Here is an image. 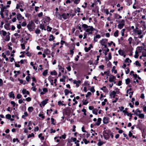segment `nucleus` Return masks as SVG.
I'll return each mask as SVG.
<instances>
[{"instance_id":"f257e3e1","label":"nucleus","mask_w":146,"mask_h":146,"mask_svg":"<svg viewBox=\"0 0 146 146\" xmlns=\"http://www.w3.org/2000/svg\"><path fill=\"white\" fill-rule=\"evenodd\" d=\"M82 27L84 29V30L87 33H89L90 31L92 32L95 30L92 26H88L86 24H83Z\"/></svg>"},{"instance_id":"f03ea898","label":"nucleus","mask_w":146,"mask_h":146,"mask_svg":"<svg viewBox=\"0 0 146 146\" xmlns=\"http://www.w3.org/2000/svg\"><path fill=\"white\" fill-rule=\"evenodd\" d=\"M27 27L29 31H31L35 29V25L34 22L31 21L29 22Z\"/></svg>"},{"instance_id":"7ed1b4c3","label":"nucleus","mask_w":146,"mask_h":146,"mask_svg":"<svg viewBox=\"0 0 146 146\" xmlns=\"http://www.w3.org/2000/svg\"><path fill=\"white\" fill-rule=\"evenodd\" d=\"M69 14L68 13H64L62 15V18H63L64 20L68 19L69 17Z\"/></svg>"},{"instance_id":"20e7f679","label":"nucleus","mask_w":146,"mask_h":146,"mask_svg":"<svg viewBox=\"0 0 146 146\" xmlns=\"http://www.w3.org/2000/svg\"><path fill=\"white\" fill-rule=\"evenodd\" d=\"M116 77L112 75L110 76L109 81L110 82H112L114 81V80L115 79Z\"/></svg>"},{"instance_id":"39448f33","label":"nucleus","mask_w":146,"mask_h":146,"mask_svg":"<svg viewBox=\"0 0 146 146\" xmlns=\"http://www.w3.org/2000/svg\"><path fill=\"white\" fill-rule=\"evenodd\" d=\"M122 112L123 113H126L127 116H129L130 117V118L129 119L130 120L131 119V117H132V115L133 114H131L130 113H129L127 111H125V110H123L122 111Z\"/></svg>"},{"instance_id":"423d86ee","label":"nucleus","mask_w":146,"mask_h":146,"mask_svg":"<svg viewBox=\"0 0 146 146\" xmlns=\"http://www.w3.org/2000/svg\"><path fill=\"white\" fill-rule=\"evenodd\" d=\"M109 118L107 117H104L103 119V122L104 124H107L108 123Z\"/></svg>"},{"instance_id":"0eeeda50","label":"nucleus","mask_w":146,"mask_h":146,"mask_svg":"<svg viewBox=\"0 0 146 146\" xmlns=\"http://www.w3.org/2000/svg\"><path fill=\"white\" fill-rule=\"evenodd\" d=\"M135 114L137 116H138L141 119H143L144 118V115L143 113L138 114V113H135Z\"/></svg>"},{"instance_id":"6e6552de","label":"nucleus","mask_w":146,"mask_h":146,"mask_svg":"<svg viewBox=\"0 0 146 146\" xmlns=\"http://www.w3.org/2000/svg\"><path fill=\"white\" fill-rule=\"evenodd\" d=\"M55 15L56 17L60 19L61 20L62 19V15H60L59 13L58 12H56L55 13Z\"/></svg>"},{"instance_id":"1a4fd4ad","label":"nucleus","mask_w":146,"mask_h":146,"mask_svg":"<svg viewBox=\"0 0 146 146\" xmlns=\"http://www.w3.org/2000/svg\"><path fill=\"white\" fill-rule=\"evenodd\" d=\"M108 41L107 39H102L101 41V44L102 45H104V44L106 43Z\"/></svg>"},{"instance_id":"9d476101","label":"nucleus","mask_w":146,"mask_h":146,"mask_svg":"<svg viewBox=\"0 0 146 146\" xmlns=\"http://www.w3.org/2000/svg\"><path fill=\"white\" fill-rule=\"evenodd\" d=\"M101 120L102 119L101 118H98L97 120V122L95 123V125L97 126H99L100 124Z\"/></svg>"},{"instance_id":"9b49d317","label":"nucleus","mask_w":146,"mask_h":146,"mask_svg":"<svg viewBox=\"0 0 146 146\" xmlns=\"http://www.w3.org/2000/svg\"><path fill=\"white\" fill-rule=\"evenodd\" d=\"M109 73H110V71H105L104 72V73L102 72L101 74V75L102 76H104V74H106L107 75V77H106V79H107L108 77V76H109Z\"/></svg>"},{"instance_id":"f8f14e48","label":"nucleus","mask_w":146,"mask_h":146,"mask_svg":"<svg viewBox=\"0 0 146 146\" xmlns=\"http://www.w3.org/2000/svg\"><path fill=\"white\" fill-rule=\"evenodd\" d=\"M22 93L23 94H26L28 95L29 94V92L28 91H27L26 89H23L22 91Z\"/></svg>"},{"instance_id":"ddd939ff","label":"nucleus","mask_w":146,"mask_h":146,"mask_svg":"<svg viewBox=\"0 0 146 146\" xmlns=\"http://www.w3.org/2000/svg\"><path fill=\"white\" fill-rule=\"evenodd\" d=\"M17 17L18 20H20L22 19V16L20 14L18 13L17 15Z\"/></svg>"},{"instance_id":"4468645a","label":"nucleus","mask_w":146,"mask_h":146,"mask_svg":"<svg viewBox=\"0 0 146 146\" xmlns=\"http://www.w3.org/2000/svg\"><path fill=\"white\" fill-rule=\"evenodd\" d=\"M119 54V55L121 56H123L124 54V51L123 50L120 49L118 51Z\"/></svg>"},{"instance_id":"2eb2a0df","label":"nucleus","mask_w":146,"mask_h":146,"mask_svg":"<svg viewBox=\"0 0 146 146\" xmlns=\"http://www.w3.org/2000/svg\"><path fill=\"white\" fill-rule=\"evenodd\" d=\"M124 25V23H120L117 25V27L120 29H121L123 27Z\"/></svg>"},{"instance_id":"dca6fc26","label":"nucleus","mask_w":146,"mask_h":146,"mask_svg":"<svg viewBox=\"0 0 146 146\" xmlns=\"http://www.w3.org/2000/svg\"><path fill=\"white\" fill-rule=\"evenodd\" d=\"M54 36L52 35H50L48 40L50 41H52L54 40Z\"/></svg>"},{"instance_id":"f3484780","label":"nucleus","mask_w":146,"mask_h":146,"mask_svg":"<svg viewBox=\"0 0 146 146\" xmlns=\"http://www.w3.org/2000/svg\"><path fill=\"white\" fill-rule=\"evenodd\" d=\"M9 97L10 98H12L13 99L15 98L14 94H13V92H11L9 93Z\"/></svg>"},{"instance_id":"a211bd4d","label":"nucleus","mask_w":146,"mask_h":146,"mask_svg":"<svg viewBox=\"0 0 146 146\" xmlns=\"http://www.w3.org/2000/svg\"><path fill=\"white\" fill-rule=\"evenodd\" d=\"M9 24L8 23L4 25V28L7 30H9Z\"/></svg>"},{"instance_id":"6ab92c4d","label":"nucleus","mask_w":146,"mask_h":146,"mask_svg":"<svg viewBox=\"0 0 146 146\" xmlns=\"http://www.w3.org/2000/svg\"><path fill=\"white\" fill-rule=\"evenodd\" d=\"M81 25L80 24H79L78 25H77L76 27V29H78L80 30L81 32H82V31L81 29Z\"/></svg>"},{"instance_id":"aec40b11","label":"nucleus","mask_w":146,"mask_h":146,"mask_svg":"<svg viewBox=\"0 0 146 146\" xmlns=\"http://www.w3.org/2000/svg\"><path fill=\"white\" fill-rule=\"evenodd\" d=\"M98 110L96 109H94L92 111V113L96 115L98 114Z\"/></svg>"},{"instance_id":"412c9836","label":"nucleus","mask_w":146,"mask_h":146,"mask_svg":"<svg viewBox=\"0 0 146 146\" xmlns=\"http://www.w3.org/2000/svg\"><path fill=\"white\" fill-rule=\"evenodd\" d=\"M40 28L42 30L44 29L45 31L46 30L44 29V25L43 24H41L40 25Z\"/></svg>"},{"instance_id":"4be33fe9","label":"nucleus","mask_w":146,"mask_h":146,"mask_svg":"<svg viewBox=\"0 0 146 146\" xmlns=\"http://www.w3.org/2000/svg\"><path fill=\"white\" fill-rule=\"evenodd\" d=\"M18 80L21 84H23V85H25L26 84V81H25L24 82V81L20 79L19 78H18Z\"/></svg>"},{"instance_id":"5701e85b","label":"nucleus","mask_w":146,"mask_h":146,"mask_svg":"<svg viewBox=\"0 0 146 146\" xmlns=\"http://www.w3.org/2000/svg\"><path fill=\"white\" fill-rule=\"evenodd\" d=\"M144 50L142 52V56L144 57H146V49H144Z\"/></svg>"},{"instance_id":"b1692460","label":"nucleus","mask_w":146,"mask_h":146,"mask_svg":"<svg viewBox=\"0 0 146 146\" xmlns=\"http://www.w3.org/2000/svg\"><path fill=\"white\" fill-rule=\"evenodd\" d=\"M48 100H45L43 101L41 103L42 105L43 106H44L47 103V101Z\"/></svg>"},{"instance_id":"393cba45","label":"nucleus","mask_w":146,"mask_h":146,"mask_svg":"<svg viewBox=\"0 0 146 146\" xmlns=\"http://www.w3.org/2000/svg\"><path fill=\"white\" fill-rule=\"evenodd\" d=\"M104 12L107 15L109 14V10L108 9H103Z\"/></svg>"},{"instance_id":"a878e982","label":"nucleus","mask_w":146,"mask_h":146,"mask_svg":"<svg viewBox=\"0 0 146 146\" xmlns=\"http://www.w3.org/2000/svg\"><path fill=\"white\" fill-rule=\"evenodd\" d=\"M133 40L132 38L131 37H130L128 39V41H129V44H131V42Z\"/></svg>"},{"instance_id":"bb28decb","label":"nucleus","mask_w":146,"mask_h":146,"mask_svg":"<svg viewBox=\"0 0 146 146\" xmlns=\"http://www.w3.org/2000/svg\"><path fill=\"white\" fill-rule=\"evenodd\" d=\"M50 51L48 49H46V50H45L44 51V52L45 53V54H50Z\"/></svg>"},{"instance_id":"cd10ccee","label":"nucleus","mask_w":146,"mask_h":146,"mask_svg":"<svg viewBox=\"0 0 146 146\" xmlns=\"http://www.w3.org/2000/svg\"><path fill=\"white\" fill-rule=\"evenodd\" d=\"M65 95H67L69 93V91L67 89H66L64 91Z\"/></svg>"},{"instance_id":"c85d7f7f","label":"nucleus","mask_w":146,"mask_h":146,"mask_svg":"<svg viewBox=\"0 0 146 146\" xmlns=\"http://www.w3.org/2000/svg\"><path fill=\"white\" fill-rule=\"evenodd\" d=\"M114 17L115 18L117 19L118 17H119V19H121L122 18V17L121 16L119 15L118 14H115V15Z\"/></svg>"},{"instance_id":"c756f323","label":"nucleus","mask_w":146,"mask_h":146,"mask_svg":"<svg viewBox=\"0 0 146 146\" xmlns=\"http://www.w3.org/2000/svg\"><path fill=\"white\" fill-rule=\"evenodd\" d=\"M73 83L75 84H76V87H78L79 86V84L77 82V81L74 80V81Z\"/></svg>"},{"instance_id":"7c9ffc66","label":"nucleus","mask_w":146,"mask_h":146,"mask_svg":"<svg viewBox=\"0 0 146 146\" xmlns=\"http://www.w3.org/2000/svg\"><path fill=\"white\" fill-rule=\"evenodd\" d=\"M1 32L3 35L4 36H5L7 34L6 31L3 30L1 31Z\"/></svg>"},{"instance_id":"2f4dec72","label":"nucleus","mask_w":146,"mask_h":146,"mask_svg":"<svg viewBox=\"0 0 146 146\" xmlns=\"http://www.w3.org/2000/svg\"><path fill=\"white\" fill-rule=\"evenodd\" d=\"M125 31V29H122L121 31V35L122 36H123L124 35V32Z\"/></svg>"},{"instance_id":"473e14b6","label":"nucleus","mask_w":146,"mask_h":146,"mask_svg":"<svg viewBox=\"0 0 146 146\" xmlns=\"http://www.w3.org/2000/svg\"><path fill=\"white\" fill-rule=\"evenodd\" d=\"M125 62L126 63H129V62H131V60H130L129 58H127L125 59Z\"/></svg>"},{"instance_id":"72a5a7b5","label":"nucleus","mask_w":146,"mask_h":146,"mask_svg":"<svg viewBox=\"0 0 146 146\" xmlns=\"http://www.w3.org/2000/svg\"><path fill=\"white\" fill-rule=\"evenodd\" d=\"M136 33L138 35H140L142 34V31L141 30H138V31H136Z\"/></svg>"},{"instance_id":"f704fd0d","label":"nucleus","mask_w":146,"mask_h":146,"mask_svg":"<svg viewBox=\"0 0 146 146\" xmlns=\"http://www.w3.org/2000/svg\"><path fill=\"white\" fill-rule=\"evenodd\" d=\"M33 110V108L32 107H29L28 108V111L29 112H31Z\"/></svg>"},{"instance_id":"c9c22d12","label":"nucleus","mask_w":146,"mask_h":146,"mask_svg":"<svg viewBox=\"0 0 146 146\" xmlns=\"http://www.w3.org/2000/svg\"><path fill=\"white\" fill-rule=\"evenodd\" d=\"M130 82V80L129 78H128L125 80V83L126 84H129Z\"/></svg>"},{"instance_id":"e433bc0d","label":"nucleus","mask_w":146,"mask_h":146,"mask_svg":"<svg viewBox=\"0 0 146 146\" xmlns=\"http://www.w3.org/2000/svg\"><path fill=\"white\" fill-rule=\"evenodd\" d=\"M10 40V36L9 35H7L5 37V40L6 41H8Z\"/></svg>"},{"instance_id":"4c0bfd02","label":"nucleus","mask_w":146,"mask_h":146,"mask_svg":"<svg viewBox=\"0 0 146 146\" xmlns=\"http://www.w3.org/2000/svg\"><path fill=\"white\" fill-rule=\"evenodd\" d=\"M135 54L134 55V57L135 58H137L139 55L138 54V53L137 51H136L135 52Z\"/></svg>"},{"instance_id":"58836bf2","label":"nucleus","mask_w":146,"mask_h":146,"mask_svg":"<svg viewBox=\"0 0 146 146\" xmlns=\"http://www.w3.org/2000/svg\"><path fill=\"white\" fill-rule=\"evenodd\" d=\"M34 137V135L33 133H32L31 134H29L27 136V138H29L31 137Z\"/></svg>"},{"instance_id":"ea45409f","label":"nucleus","mask_w":146,"mask_h":146,"mask_svg":"<svg viewBox=\"0 0 146 146\" xmlns=\"http://www.w3.org/2000/svg\"><path fill=\"white\" fill-rule=\"evenodd\" d=\"M50 74L51 75H56L57 74V73L56 72L55 70H54L50 72Z\"/></svg>"},{"instance_id":"a19ab883","label":"nucleus","mask_w":146,"mask_h":146,"mask_svg":"<svg viewBox=\"0 0 146 146\" xmlns=\"http://www.w3.org/2000/svg\"><path fill=\"white\" fill-rule=\"evenodd\" d=\"M118 30L116 31L114 33V35L115 37H117L118 36Z\"/></svg>"},{"instance_id":"79ce46f5","label":"nucleus","mask_w":146,"mask_h":146,"mask_svg":"<svg viewBox=\"0 0 146 146\" xmlns=\"http://www.w3.org/2000/svg\"><path fill=\"white\" fill-rule=\"evenodd\" d=\"M91 49L90 47H89L88 48L85 47V51L86 52H88Z\"/></svg>"},{"instance_id":"37998d69","label":"nucleus","mask_w":146,"mask_h":146,"mask_svg":"<svg viewBox=\"0 0 146 146\" xmlns=\"http://www.w3.org/2000/svg\"><path fill=\"white\" fill-rule=\"evenodd\" d=\"M47 71H48L47 70H44V72H43V73H42L43 75L44 76H46L47 74Z\"/></svg>"},{"instance_id":"c03bdc74","label":"nucleus","mask_w":146,"mask_h":146,"mask_svg":"<svg viewBox=\"0 0 146 146\" xmlns=\"http://www.w3.org/2000/svg\"><path fill=\"white\" fill-rule=\"evenodd\" d=\"M90 91L93 93L94 92H95V90L94 89V86H92L90 89Z\"/></svg>"},{"instance_id":"a18cd8bd","label":"nucleus","mask_w":146,"mask_h":146,"mask_svg":"<svg viewBox=\"0 0 146 146\" xmlns=\"http://www.w3.org/2000/svg\"><path fill=\"white\" fill-rule=\"evenodd\" d=\"M88 103V102L87 101V100H83V103L84 105H86Z\"/></svg>"},{"instance_id":"49530a36","label":"nucleus","mask_w":146,"mask_h":146,"mask_svg":"<svg viewBox=\"0 0 146 146\" xmlns=\"http://www.w3.org/2000/svg\"><path fill=\"white\" fill-rule=\"evenodd\" d=\"M58 105H61L62 106H65L66 104H64L62 103V102L60 101H59L58 102Z\"/></svg>"},{"instance_id":"de8ad7c7","label":"nucleus","mask_w":146,"mask_h":146,"mask_svg":"<svg viewBox=\"0 0 146 146\" xmlns=\"http://www.w3.org/2000/svg\"><path fill=\"white\" fill-rule=\"evenodd\" d=\"M80 1V0H74V3L76 4H78Z\"/></svg>"},{"instance_id":"09e8293b","label":"nucleus","mask_w":146,"mask_h":146,"mask_svg":"<svg viewBox=\"0 0 146 146\" xmlns=\"http://www.w3.org/2000/svg\"><path fill=\"white\" fill-rule=\"evenodd\" d=\"M40 30L37 29L35 31V33L36 34H39L40 33Z\"/></svg>"},{"instance_id":"8fccbe9b","label":"nucleus","mask_w":146,"mask_h":146,"mask_svg":"<svg viewBox=\"0 0 146 146\" xmlns=\"http://www.w3.org/2000/svg\"><path fill=\"white\" fill-rule=\"evenodd\" d=\"M11 117V115L9 114H7L6 115V117L7 119H10Z\"/></svg>"},{"instance_id":"3c124183","label":"nucleus","mask_w":146,"mask_h":146,"mask_svg":"<svg viewBox=\"0 0 146 146\" xmlns=\"http://www.w3.org/2000/svg\"><path fill=\"white\" fill-rule=\"evenodd\" d=\"M130 71L129 68H126V70L125 71L126 74H128Z\"/></svg>"},{"instance_id":"603ef678","label":"nucleus","mask_w":146,"mask_h":146,"mask_svg":"<svg viewBox=\"0 0 146 146\" xmlns=\"http://www.w3.org/2000/svg\"><path fill=\"white\" fill-rule=\"evenodd\" d=\"M135 64L136 65L139 66H141V64L139 63V61H137L135 62Z\"/></svg>"},{"instance_id":"864d4df0","label":"nucleus","mask_w":146,"mask_h":146,"mask_svg":"<svg viewBox=\"0 0 146 146\" xmlns=\"http://www.w3.org/2000/svg\"><path fill=\"white\" fill-rule=\"evenodd\" d=\"M42 133H41L40 134L38 135V137L39 138L41 137V139L42 140L44 139V137H41L42 136Z\"/></svg>"},{"instance_id":"5fc2aeb1","label":"nucleus","mask_w":146,"mask_h":146,"mask_svg":"<svg viewBox=\"0 0 146 146\" xmlns=\"http://www.w3.org/2000/svg\"><path fill=\"white\" fill-rule=\"evenodd\" d=\"M52 29V28L49 26H47V30L48 31H49L50 32L51 31V30Z\"/></svg>"},{"instance_id":"6e6d98bb","label":"nucleus","mask_w":146,"mask_h":146,"mask_svg":"<svg viewBox=\"0 0 146 146\" xmlns=\"http://www.w3.org/2000/svg\"><path fill=\"white\" fill-rule=\"evenodd\" d=\"M83 141L85 144H87L88 143H89V141H87L86 139H83Z\"/></svg>"},{"instance_id":"4d7b16f0","label":"nucleus","mask_w":146,"mask_h":146,"mask_svg":"<svg viewBox=\"0 0 146 146\" xmlns=\"http://www.w3.org/2000/svg\"><path fill=\"white\" fill-rule=\"evenodd\" d=\"M27 23L26 21L23 22L21 24V25L23 27H24L26 25Z\"/></svg>"},{"instance_id":"13d9d810","label":"nucleus","mask_w":146,"mask_h":146,"mask_svg":"<svg viewBox=\"0 0 146 146\" xmlns=\"http://www.w3.org/2000/svg\"><path fill=\"white\" fill-rule=\"evenodd\" d=\"M25 61V62H26L27 61V60H21L20 62H18V63H19L20 62L21 64H23L24 63V61Z\"/></svg>"},{"instance_id":"bf43d9fd","label":"nucleus","mask_w":146,"mask_h":146,"mask_svg":"<svg viewBox=\"0 0 146 146\" xmlns=\"http://www.w3.org/2000/svg\"><path fill=\"white\" fill-rule=\"evenodd\" d=\"M91 95V93L90 92H88L87 94L86 95V97H88L89 96H90Z\"/></svg>"},{"instance_id":"052dcab7","label":"nucleus","mask_w":146,"mask_h":146,"mask_svg":"<svg viewBox=\"0 0 146 146\" xmlns=\"http://www.w3.org/2000/svg\"><path fill=\"white\" fill-rule=\"evenodd\" d=\"M103 144V142L102 141H100L98 142V145L99 146H101Z\"/></svg>"},{"instance_id":"680f3d73","label":"nucleus","mask_w":146,"mask_h":146,"mask_svg":"<svg viewBox=\"0 0 146 146\" xmlns=\"http://www.w3.org/2000/svg\"><path fill=\"white\" fill-rule=\"evenodd\" d=\"M21 46L22 49H25V46L24 43L21 44Z\"/></svg>"},{"instance_id":"e2e57ef3","label":"nucleus","mask_w":146,"mask_h":146,"mask_svg":"<svg viewBox=\"0 0 146 146\" xmlns=\"http://www.w3.org/2000/svg\"><path fill=\"white\" fill-rule=\"evenodd\" d=\"M16 141H17L18 142H19V139L18 138H16V139L14 138L13 139V142H14V143Z\"/></svg>"},{"instance_id":"0e129e2a","label":"nucleus","mask_w":146,"mask_h":146,"mask_svg":"<svg viewBox=\"0 0 146 146\" xmlns=\"http://www.w3.org/2000/svg\"><path fill=\"white\" fill-rule=\"evenodd\" d=\"M26 54L27 56L29 57H30L31 56V53L29 52H27L26 53Z\"/></svg>"},{"instance_id":"69168bd1","label":"nucleus","mask_w":146,"mask_h":146,"mask_svg":"<svg viewBox=\"0 0 146 146\" xmlns=\"http://www.w3.org/2000/svg\"><path fill=\"white\" fill-rule=\"evenodd\" d=\"M21 96H22L20 94H18L17 96V98L18 99H19L21 98Z\"/></svg>"},{"instance_id":"338daca9","label":"nucleus","mask_w":146,"mask_h":146,"mask_svg":"<svg viewBox=\"0 0 146 146\" xmlns=\"http://www.w3.org/2000/svg\"><path fill=\"white\" fill-rule=\"evenodd\" d=\"M43 92L46 93L48 92V90L46 88H44L43 89Z\"/></svg>"},{"instance_id":"774afa93","label":"nucleus","mask_w":146,"mask_h":146,"mask_svg":"<svg viewBox=\"0 0 146 146\" xmlns=\"http://www.w3.org/2000/svg\"><path fill=\"white\" fill-rule=\"evenodd\" d=\"M25 100L27 102H30L31 100V98L30 97H28L26 98Z\"/></svg>"}]
</instances>
